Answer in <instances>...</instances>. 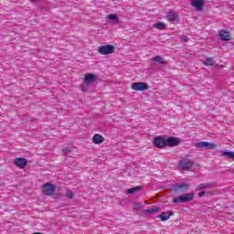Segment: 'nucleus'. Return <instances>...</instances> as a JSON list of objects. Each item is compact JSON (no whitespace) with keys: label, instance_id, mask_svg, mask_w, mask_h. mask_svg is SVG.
<instances>
[{"label":"nucleus","instance_id":"obj_1","mask_svg":"<svg viewBox=\"0 0 234 234\" xmlns=\"http://www.w3.org/2000/svg\"><path fill=\"white\" fill-rule=\"evenodd\" d=\"M193 165H195V161L187 157L181 158L177 164V167H179L181 171H191L193 169Z\"/></svg>","mask_w":234,"mask_h":234},{"label":"nucleus","instance_id":"obj_2","mask_svg":"<svg viewBox=\"0 0 234 234\" xmlns=\"http://www.w3.org/2000/svg\"><path fill=\"white\" fill-rule=\"evenodd\" d=\"M195 198V193H186L185 195H181L178 197H174L173 202L174 204H186L187 202L193 201Z\"/></svg>","mask_w":234,"mask_h":234},{"label":"nucleus","instance_id":"obj_3","mask_svg":"<svg viewBox=\"0 0 234 234\" xmlns=\"http://www.w3.org/2000/svg\"><path fill=\"white\" fill-rule=\"evenodd\" d=\"M116 48L112 45H104L98 48L99 54H101V56H107L109 54H114V50Z\"/></svg>","mask_w":234,"mask_h":234},{"label":"nucleus","instance_id":"obj_4","mask_svg":"<svg viewBox=\"0 0 234 234\" xmlns=\"http://www.w3.org/2000/svg\"><path fill=\"white\" fill-rule=\"evenodd\" d=\"M131 89L138 92H144V90H149V85L145 82H134L132 84Z\"/></svg>","mask_w":234,"mask_h":234},{"label":"nucleus","instance_id":"obj_5","mask_svg":"<svg viewBox=\"0 0 234 234\" xmlns=\"http://www.w3.org/2000/svg\"><path fill=\"white\" fill-rule=\"evenodd\" d=\"M55 191H56V186L50 183H46L42 187V193L47 197H51V195H54Z\"/></svg>","mask_w":234,"mask_h":234},{"label":"nucleus","instance_id":"obj_6","mask_svg":"<svg viewBox=\"0 0 234 234\" xmlns=\"http://www.w3.org/2000/svg\"><path fill=\"white\" fill-rule=\"evenodd\" d=\"M154 147H156V149H165L166 143L165 138L164 136L159 135L154 139Z\"/></svg>","mask_w":234,"mask_h":234},{"label":"nucleus","instance_id":"obj_7","mask_svg":"<svg viewBox=\"0 0 234 234\" xmlns=\"http://www.w3.org/2000/svg\"><path fill=\"white\" fill-rule=\"evenodd\" d=\"M173 189L176 191V193H186V191H189V184L177 183L174 185Z\"/></svg>","mask_w":234,"mask_h":234},{"label":"nucleus","instance_id":"obj_8","mask_svg":"<svg viewBox=\"0 0 234 234\" xmlns=\"http://www.w3.org/2000/svg\"><path fill=\"white\" fill-rule=\"evenodd\" d=\"M197 149H217V144L208 142H198L195 144Z\"/></svg>","mask_w":234,"mask_h":234},{"label":"nucleus","instance_id":"obj_9","mask_svg":"<svg viewBox=\"0 0 234 234\" xmlns=\"http://www.w3.org/2000/svg\"><path fill=\"white\" fill-rule=\"evenodd\" d=\"M180 138L178 137H168L165 139L166 147H176L180 145Z\"/></svg>","mask_w":234,"mask_h":234},{"label":"nucleus","instance_id":"obj_10","mask_svg":"<svg viewBox=\"0 0 234 234\" xmlns=\"http://www.w3.org/2000/svg\"><path fill=\"white\" fill-rule=\"evenodd\" d=\"M14 164L16 167H19V169H25L28 164V161L26 158L17 157L15 159Z\"/></svg>","mask_w":234,"mask_h":234},{"label":"nucleus","instance_id":"obj_11","mask_svg":"<svg viewBox=\"0 0 234 234\" xmlns=\"http://www.w3.org/2000/svg\"><path fill=\"white\" fill-rule=\"evenodd\" d=\"M98 80V75L88 73L85 75L83 83L85 85H90V83H94Z\"/></svg>","mask_w":234,"mask_h":234},{"label":"nucleus","instance_id":"obj_12","mask_svg":"<svg viewBox=\"0 0 234 234\" xmlns=\"http://www.w3.org/2000/svg\"><path fill=\"white\" fill-rule=\"evenodd\" d=\"M191 5L196 10L200 11L204 9V0H192Z\"/></svg>","mask_w":234,"mask_h":234},{"label":"nucleus","instance_id":"obj_13","mask_svg":"<svg viewBox=\"0 0 234 234\" xmlns=\"http://www.w3.org/2000/svg\"><path fill=\"white\" fill-rule=\"evenodd\" d=\"M166 19L170 23H174L175 21H176V19H178V14H176V12L174 11H169L166 15Z\"/></svg>","mask_w":234,"mask_h":234},{"label":"nucleus","instance_id":"obj_14","mask_svg":"<svg viewBox=\"0 0 234 234\" xmlns=\"http://www.w3.org/2000/svg\"><path fill=\"white\" fill-rule=\"evenodd\" d=\"M218 36H219V39H221L222 41H229L231 39V36L229 35V32L226 30L219 31Z\"/></svg>","mask_w":234,"mask_h":234},{"label":"nucleus","instance_id":"obj_15","mask_svg":"<svg viewBox=\"0 0 234 234\" xmlns=\"http://www.w3.org/2000/svg\"><path fill=\"white\" fill-rule=\"evenodd\" d=\"M172 215H173L172 211H166V212H163L160 215H158L157 218H161V220L163 222H165V220H169V218H171Z\"/></svg>","mask_w":234,"mask_h":234},{"label":"nucleus","instance_id":"obj_16","mask_svg":"<svg viewBox=\"0 0 234 234\" xmlns=\"http://www.w3.org/2000/svg\"><path fill=\"white\" fill-rule=\"evenodd\" d=\"M213 183H201L196 187V191H202V189H211Z\"/></svg>","mask_w":234,"mask_h":234},{"label":"nucleus","instance_id":"obj_17","mask_svg":"<svg viewBox=\"0 0 234 234\" xmlns=\"http://www.w3.org/2000/svg\"><path fill=\"white\" fill-rule=\"evenodd\" d=\"M92 142L93 144H95L96 145H100V144H103V142H105V138H103V136L96 133L93 137H92Z\"/></svg>","mask_w":234,"mask_h":234},{"label":"nucleus","instance_id":"obj_18","mask_svg":"<svg viewBox=\"0 0 234 234\" xmlns=\"http://www.w3.org/2000/svg\"><path fill=\"white\" fill-rule=\"evenodd\" d=\"M152 61H156L157 63H159L160 65H166L167 61L165 60V58H164L161 56H155L152 58Z\"/></svg>","mask_w":234,"mask_h":234},{"label":"nucleus","instance_id":"obj_19","mask_svg":"<svg viewBox=\"0 0 234 234\" xmlns=\"http://www.w3.org/2000/svg\"><path fill=\"white\" fill-rule=\"evenodd\" d=\"M158 211H160V207H154L145 209L144 213H147L148 215H154V213H158Z\"/></svg>","mask_w":234,"mask_h":234},{"label":"nucleus","instance_id":"obj_20","mask_svg":"<svg viewBox=\"0 0 234 234\" xmlns=\"http://www.w3.org/2000/svg\"><path fill=\"white\" fill-rule=\"evenodd\" d=\"M142 190V186H135V187H132V188H128L126 193L128 195H134V193H138V191Z\"/></svg>","mask_w":234,"mask_h":234},{"label":"nucleus","instance_id":"obj_21","mask_svg":"<svg viewBox=\"0 0 234 234\" xmlns=\"http://www.w3.org/2000/svg\"><path fill=\"white\" fill-rule=\"evenodd\" d=\"M154 28H157L158 30H165L167 26H165V23L164 22H158L154 25Z\"/></svg>","mask_w":234,"mask_h":234},{"label":"nucleus","instance_id":"obj_22","mask_svg":"<svg viewBox=\"0 0 234 234\" xmlns=\"http://www.w3.org/2000/svg\"><path fill=\"white\" fill-rule=\"evenodd\" d=\"M204 64L206 65V67H211V66L215 65V60L213 59V58H208L206 59Z\"/></svg>","mask_w":234,"mask_h":234},{"label":"nucleus","instance_id":"obj_23","mask_svg":"<svg viewBox=\"0 0 234 234\" xmlns=\"http://www.w3.org/2000/svg\"><path fill=\"white\" fill-rule=\"evenodd\" d=\"M221 156H229V158L234 160V152H223Z\"/></svg>","mask_w":234,"mask_h":234},{"label":"nucleus","instance_id":"obj_24","mask_svg":"<svg viewBox=\"0 0 234 234\" xmlns=\"http://www.w3.org/2000/svg\"><path fill=\"white\" fill-rule=\"evenodd\" d=\"M108 19H110L111 21H116V23H118V16L117 15H109L108 16Z\"/></svg>","mask_w":234,"mask_h":234},{"label":"nucleus","instance_id":"obj_25","mask_svg":"<svg viewBox=\"0 0 234 234\" xmlns=\"http://www.w3.org/2000/svg\"><path fill=\"white\" fill-rule=\"evenodd\" d=\"M66 197H67V198H74V192L68 190L66 193Z\"/></svg>","mask_w":234,"mask_h":234},{"label":"nucleus","instance_id":"obj_26","mask_svg":"<svg viewBox=\"0 0 234 234\" xmlns=\"http://www.w3.org/2000/svg\"><path fill=\"white\" fill-rule=\"evenodd\" d=\"M62 153L64 156H66V154H69L70 153V149L69 147L63 148Z\"/></svg>","mask_w":234,"mask_h":234},{"label":"nucleus","instance_id":"obj_27","mask_svg":"<svg viewBox=\"0 0 234 234\" xmlns=\"http://www.w3.org/2000/svg\"><path fill=\"white\" fill-rule=\"evenodd\" d=\"M213 195H215V191H213V190H208V191H206L205 197H211V196H213Z\"/></svg>","mask_w":234,"mask_h":234},{"label":"nucleus","instance_id":"obj_28","mask_svg":"<svg viewBox=\"0 0 234 234\" xmlns=\"http://www.w3.org/2000/svg\"><path fill=\"white\" fill-rule=\"evenodd\" d=\"M199 198H202V197H206V191H201L198 193Z\"/></svg>","mask_w":234,"mask_h":234},{"label":"nucleus","instance_id":"obj_29","mask_svg":"<svg viewBox=\"0 0 234 234\" xmlns=\"http://www.w3.org/2000/svg\"><path fill=\"white\" fill-rule=\"evenodd\" d=\"M182 41H183L184 43H187V41H189V38H187V37H182Z\"/></svg>","mask_w":234,"mask_h":234},{"label":"nucleus","instance_id":"obj_30","mask_svg":"<svg viewBox=\"0 0 234 234\" xmlns=\"http://www.w3.org/2000/svg\"><path fill=\"white\" fill-rule=\"evenodd\" d=\"M36 1H37V0H31L32 3H36Z\"/></svg>","mask_w":234,"mask_h":234}]
</instances>
